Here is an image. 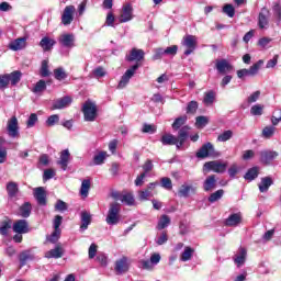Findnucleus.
Masks as SVG:
<instances>
[{
	"label": "nucleus",
	"mask_w": 281,
	"mask_h": 281,
	"mask_svg": "<svg viewBox=\"0 0 281 281\" xmlns=\"http://www.w3.org/2000/svg\"><path fill=\"white\" fill-rule=\"evenodd\" d=\"M257 178H258V167L250 168L245 175L246 181H254V179H257Z\"/></svg>",
	"instance_id": "40"
},
{
	"label": "nucleus",
	"mask_w": 281,
	"mask_h": 281,
	"mask_svg": "<svg viewBox=\"0 0 281 281\" xmlns=\"http://www.w3.org/2000/svg\"><path fill=\"white\" fill-rule=\"evenodd\" d=\"M161 187L165 188V190H172V180L170 178L165 177L160 180Z\"/></svg>",
	"instance_id": "61"
},
{
	"label": "nucleus",
	"mask_w": 281,
	"mask_h": 281,
	"mask_svg": "<svg viewBox=\"0 0 281 281\" xmlns=\"http://www.w3.org/2000/svg\"><path fill=\"white\" fill-rule=\"evenodd\" d=\"M89 190H91V181L86 179L81 182L80 195L87 199L89 196Z\"/></svg>",
	"instance_id": "35"
},
{
	"label": "nucleus",
	"mask_w": 281,
	"mask_h": 281,
	"mask_svg": "<svg viewBox=\"0 0 281 281\" xmlns=\"http://www.w3.org/2000/svg\"><path fill=\"white\" fill-rule=\"evenodd\" d=\"M13 232L15 234H29V232H30V224L26 222V220H18L13 224Z\"/></svg>",
	"instance_id": "14"
},
{
	"label": "nucleus",
	"mask_w": 281,
	"mask_h": 281,
	"mask_svg": "<svg viewBox=\"0 0 281 281\" xmlns=\"http://www.w3.org/2000/svg\"><path fill=\"white\" fill-rule=\"evenodd\" d=\"M145 53L143 49L139 48H132L130 56H127V60L130 63H133L136 60V63H139V60H144Z\"/></svg>",
	"instance_id": "23"
},
{
	"label": "nucleus",
	"mask_w": 281,
	"mask_h": 281,
	"mask_svg": "<svg viewBox=\"0 0 281 281\" xmlns=\"http://www.w3.org/2000/svg\"><path fill=\"white\" fill-rule=\"evenodd\" d=\"M210 120L206 116H198L195 119V126L196 128H204V126H207Z\"/></svg>",
	"instance_id": "48"
},
{
	"label": "nucleus",
	"mask_w": 281,
	"mask_h": 281,
	"mask_svg": "<svg viewBox=\"0 0 281 281\" xmlns=\"http://www.w3.org/2000/svg\"><path fill=\"white\" fill-rule=\"evenodd\" d=\"M214 155H216V150L212 143H205L195 154L198 159H206V157H214Z\"/></svg>",
	"instance_id": "8"
},
{
	"label": "nucleus",
	"mask_w": 281,
	"mask_h": 281,
	"mask_svg": "<svg viewBox=\"0 0 281 281\" xmlns=\"http://www.w3.org/2000/svg\"><path fill=\"white\" fill-rule=\"evenodd\" d=\"M177 52H179L178 45H172L167 48H165V56H177Z\"/></svg>",
	"instance_id": "56"
},
{
	"label": "nucleus",
	"mask_w": 281,
	"mask_h": 281,
	"mask_svg": "<svg viewBox=\"0 0 281 281\" xmlns=\"http://www.w3.org/2000/svg\"><path fill=\"white\" fill-rule=\"evenodd\" d=\"M186 122H188V116H180L176 119L175 122L172 123V128L175 131H178V128H181V126H183Z\"/></svg>",
	"instance_id": "47"
},
{
	"label": "nucleus",
	"mask_w": 281,
	"mask_h": 281,
	"mask_svg": "<svg viewBox=\"0 0 281 281\" xmlns=\"http://www.w3.org/2000/svg\"><path fill=\"white\" fill-rule=\"evenodd\" d=\"M58 122H60V116H58V114H53L47 119L46 124L47 126H54L58 124Z\"/></svg>",
	"instance_id": "60"
},
{
	"label": "nucleus",
	"mask_w": 281,
	"mask_h": 281,
	"mask_svg": "<svg viewBox=\"0 0 281 281\" xmlns=\"http://www.w3.org/2000/svg\"><path fill=\"white\" fill-rule=\"evenodd\" d=\"M224 194H225V191L223 189H220L209 196V202L216 203V201H221V199H223Z\"/></svg>",
	"instance_id": "38"
},
{
	"label": "nucleus",
	"mask_w": 281,
	"mask_h": 281,
	"mask_svg": "<svg viewBox=\"0 0 281 281\" xmlns=\"http://www.w3.org/2000/svg\"><path fill=\"white\" fill-rule=\"evenodd\" d=\"M135 15H133V5L124 4L122 7L121 13L119 15L120 23H128V21H133Z\"/></svg>",
	"instance_id": "10"
},
{
	"label": "nucleus",
	"mask_w": 281,
	"mask_h": 281,
	"mask_svg": "<svg viewBox=\"0 0 281 281\" xmlns=\"http://www.w3.org/2000/svg\"><path fill=\"white\" fill-rule=\"evenodd\" d=\"M74 14H76V7L67 5L61 14L63 25H71L74 23Z\"/></svg>",
	"instance_id": "11"
},
{
	"label": "nucleus",
	"mask_w": 281,
	"mask_h": 281,
	"mask_svg": "<svg viewBox=\"0 0 281 281\" xmlns=\"http://www.w3.org/2000/svg\"><path fill=\"white\" fill-rule=\"evenodd\" d=\"M47 89V83L45 80H40L36 82L35 87L32 89L33 93H43Z\"/></svg>",
	"instance_id": "44"
},
{
	"label": "nucleus",
	"mask_w": 281,
	"mask_h": 281,
	"mask_svg": "<svg viewBox=\"0 0 281 281\" xmlns=\"http://www.w3.org/2000/svg\"><path fill=\"white\" fill-rule=\"evenodd\" d=\"M83 115L86 122H94L95 117L98 115V108L95 106V103L91 101H86V103L82 106Z\"/></svg>",
	"instance_id": "3"
},
{
	"label": "nucleus",
	"mask_w": 281,
	"mask_h": 281,
	"mask_svg": "<svg viewBox=\"0 0 281 281\" xmlns=\"http://www.w3.org/2000/svg\"><path fill=\"white\" fill-rule=\"evenodd\" d=\"M273 14L277 16L279 21H281V4L276 2L274 5L272 7Z\"/></svg>",
	"instance_id": "64"
},
{
	"label": "nucleus",
	"mask_w": 281,
	"mask_h": 281,
	"mask_svg": "<svg viewBox=\"0 0 281 281\" xmlns=\"http://www.w3.org/2000/svg\"><path fill=\"white\" fill-rule=\"evenodd\" d=\"M71 102H72L71 97H64V98L57 99L53 104V109H58V110L67 109V106H69Z\"/></svg>",
	"instance_id": "24"
},
{
	"label": "nucleus",
	"mask_w": 281,
	"mask_h": 281,
	"mask_svg": "<svg viewBox=\"0 0 281 281\" xmlns=\"http://www.w3.org/2000/svg\"><path fill=\"white\" fill-rule=\"evenodd\" d=\"M204 169L217 172V175H223L227 170V162H222L220 160L207 161L204 164Z\"/></svg>",
	"instance_id": "5"
},
{
	"label": "nucleus",
	"mask_w": 281,
	"mask_h": 281,
	"mask_svg": "<svg viewBox=\"0 0 281 281\" xmlns=\"http://www.w3.org/2000/svg\"><path fill=\"white\" fill-rule=\"evenodd\" d=\"M27 45V38L25 37H19L9 44V49L12 52H21V49H25V46Z\"/></svg>",
	"instance_id": "15"
},
{
	"label": "nucleus",
	"mask_w": 281,
	"mask_h": 281,
	"mask_svg": "<svg viewBox=\"0 0 281 281\" xmlns=\"http://www.w3.org/2000/svg\"><path fill=\"white\" fill-rule=\"evenodd\" d=\"M130 267H131V262L128 261L127 257H122L115 262V271L117 276H122V273H126Z\"/></svg>",
	"instance_id": "13"
},
{
	"label": "nucleus",
	"mask_w": 281,
	"mask_h": 281,
	"mask_svg": "<svg viewBox=\"0 0 281 281\" xmlns=\"http://www.w3.org/2000/svg\"><path fill=\"white\" fill-rule=\"evenodd\" d=\"M40 74L42 78H47V76H49L50 72H49V65L47 60L42 61Z\"/></svg>",
	"instance_id": "51"
},
{
	"label": "nucleus",
	"mask_w": 281,
	"mask_h": 281,
	"mask_svg": "<svg viewBox=\"0 0 281 281\" xmlns=\"http://www.w3.org/2000/svg\"><path fill=\"white\" fill-rule=\"evenodd\" d=\"M265 65V60L259 59L256 64H254L249 69L250 76H257L258 71H260V68Z\"/></svg>",
	"instance_id": "39"
},
{
	"label": "nucleus",
	"mask_w": 281,
	"mask_h": 281,
	"mask_svg": "<svg viewBox=\"0 0 281 281\" xmlns=\"http://www.w3.org/2000/svg\"><path fill=\"white\" fill-rule=\"evenodd\" d=\"M216 69L220 74H227L232 71V65L226 59H221L216 61Z\"/></svg>",
	"instance_id": "29"
},
{
	"label": "nucleus",
	"mask_w": 281,
	"mask_h": 281,
	"mask_svg": "<svg viewBox=\"0 0 281 281\" xmlns=\"http://www.w3.org/2000/svg\"><path fill=\"white\" fill-rule=\"evenodd\" d=\"M216 98V94H214L213 91H209L204 94V100H203V103L206 105V106H212V104H214V100Z\"/></svg>",
	"instance_id": "41"
},
{
	"label": "nucleus",
	"mask_w": 281,
	"mask_h": 281,
	"mask_svg": "<svg viewBox=\"0 0 281 281\" xmlns=\"http://www.w3.org/2000/svg\"><path fill=\"white\" fill-rule=\"evenodd\" d=\"M7 192L10 199H16L19 196V184L16 182H9L7 184Z\"/></svg>",
	"instance_id": "28"
},
{
	"label": "nucleus",
	"mask_w": 281,
	"mask_h": 281,
	"mask_svg": "<svg viewBox=\"0 0 281 281\" xmlns=\"http://www.w3.org/2000/svg\"><path fill=\"white\" fill-rule=\"evenodd\" d=\"M60 234H61L60 229L54 228V232L52 233V235L49 237H47V240L53 244L58 243V239L60 238Z\"/></svg>",
	"instance_id": "55"
},
{
	"label": "nucleus",
	"mask_w": 281,
	"mask_h": 281,
	"mask_svg": "<svg viewBox=\"0 0 281 281\" xmlns=\"http://www.w3.org/2000/svg\"><path fill=\"white\" fill-rule=\"evenodd\" d=\"M166 56L165 49L164 48H156L154 49V55H153V60H161Z\"/></svg>",
	"instance_id": "58"
},
{
	"label": "nucleus",
	"mask_w": 281,
	"mask_h": 281,
	"mask_svg": "<svg viewBox=\"0 0 281 281\" xmlns=\"http://www.w3.org/2000/svg\"><path fill=\"white\" fill-rule=\"evenodd\" d=\"M56 45V40L50 37H43L40 42V47H42L43 52H50V49Z\"/></svg>",
	"instance_id": "25"
},
{
	"label": "nucleus",
	"mask_w": 281,
	"mask_h": 281,
	"mask_svg": "<svg viewBox=\"0 0 281 281\" xmlns=\"http://www.w3.org/2000/svg\"><path fill=\"white\" fill-rule=\"evenodd\" d=\"M58 43L59 45H63V47H68L69 49H71V47L76 46V36L71 33L61 34L58 37Z\"/></svg>",
	"instance_id": "12"
},
{
	"label": "nucleus",
	"mask_w": 281,
	"mask_h": 281,
	"mask_svg": "<svg viewBox=\"0 0 281 281\" xmlns=\"http://www.w3.org/2000/svg\"><path fill=\"white\" fill-rule=\"evenodd\" d=\"M54 76L56 80H65V78H67V72H65L64 68H56L54 70Z\"/></svg>",
	"instance_id": "54"
},
{
	"label": "nucleus",
	"mask_w": 281,
	"mask_h": 281,
	"mask_svg": "<svg viewBox=\"0 0 281 281\" xmlns=\"http://www.w3.org/2000/svg\"><path fill=\"white\" fill-rule=\"evenodd\" d=\"M234 137V132L227 130L217 136V142H229Z\"/></svg>",
	"instance_id": "42"
},
{
	"label": "nucleus",
	"mask_w": 281,
	"mask_h": 281,
	"mask_svg": "<svg viewBox=\"0 0 281 281\" xmlns=\"http://www.w3.org/2000/svg\"><path fill=\"white\" fill-rule=\"evenodd\" d=\"M168 225H170V217L168 215H161L157 225V229H166Z\"/></svg>",
	"instance_id": "43"
},
{
	"label": "nucleus",
	"mask_w": 281,
	"mask_h": 281,
	"mask_svg": "<svg viewBox=\"0 0 281 281\" xmlns=\"http://www.w3.org/2000/svg\"><path fill=\"white\" fill-rule=\"evenodd\" d=\"M139 69V64L132 66L130 69L125 71V74L121 77V80L117 85V89H125V87L131 82V78L135 76V71Z\"/></svg>",
	"instance_id": "6"
},
{
	"label": "nucleus",
	"mask_w": 281,
	"mask_h": 281,
	"mask_svg": "<svg viewBox=\"0 0 281 281\" xmlns=\"http://www.w3.org/2000/svg\"><path fill=\"white\" fill-rule=\"evenodd\" d=\"M33 257L27 251H23L20 254V267H25L27 265V260H32Z\"/></svg>",
	"instance_id": "50"
},
{
	"label": "nucleus",
	"mask_w": 281,
	"mask_h": 281,
	"mask_svg": "<svg viewBox=\"0 0 281 281\" xmlns=\"http://www.w3.org/2000/svg\"><path fill=\"white\" fill-rule=\"evenodd\" d=\"M160 142L162 146H175V144H177V136L172 134H165L161 136Z\"/></svg>",
	"instance_id": "33"
},
{
	"label": "nucleus",
	"mask_w": 281,
	"mask_h": 281,
	"mask_svg": "<svg viewBox=\"0 0 281 281\" xmlns=\"http://www.w3.org/2000/svg\"><path fill=\"white\" fill-rule=\"evenodd\" d=\"M22 76L23 72L20 70H15L11 74L0 75V89H8L9 85H11V87H16V85L21 82Z\"/></svg>",
	"instance_id": "1"
},
{
	"label": "nucleus",
	"mask_w": 281,
	"mask_h": 281,
	"mask_svg": "<svg viewBox=\"0 0 281 281\" xmlns=\"http://www.w3.org/2000/svg\"><path fill=\"white\" fill-rule=\"evenodd\" d=\"M214 188H216V176L211 175L204 180L203 190L204 192H212Z\"/></svg>",
	"instance_id": "26"
},
{
	"label": "nucleus",
	"mask_w": 281,
	"mask_h": 281,
	"mask_svg": "<svg viewBox=\"0 0 281 281\" xmlns=\"http://www.w3.org/2000/svg\"><path fill=\"white\" fill-rule=\"evenodd\" d=\"M278 151L273 150H262L260 151V161L262 164L269 165L270 162L273 161L278 157Z\"/></svg>",
	"instance_id": "17"
},
{
	"label": "nucleus",
	"mask_w": 281,
	"mask_h": 281,
	"mask_svg": "<svg viewBox=\"0 0 281 281\" xmlns=\"http://www.w3.org/2000/svg\"><path fill=\"white\" fill-rule=\"evenodd\" d=\"M98 254V246L95 244H91L88 249V257L90 260H93L95 258V255Z\"/></svg>",
	"instance_id": "62"
},
{
	"label": "nucleus",
	"mask_w": 281,
	"mask_h": 281,
	"mask_svg": "<svg viewBox=\"0 0 281 281\" xmlns=\"http://www.w3.org/2000/svg\"><path fill=\"white\" fill-rule=\"evenodd\" d=\"M12 228V224L9 221H3L0 224V234L2 236H8V232Z\"/></svg>",
	"instance_id": "46"
},
{
	"label": "nucleus",
	"mask_w": 281,
	"mask_h": 281,
	"mask_svg": "<svg viewBox=\"0 0 281 281\" xmlns=\"http://www.w3.org/2000/svg\"><path fill=\"white\" fill-rule=\"evenodd\" d=\"M157 188V182H151L148 184L147 189L138 192L139 201H148L153 196V190Z\"/></svg>",
	"instance_id": "18"
},
{
	"label": "nucleus",
	"mask_w": 281,
	"mask_h": 281,
	"mask_svg": "<svg viewBox=\"0 0 281 281\" xmlns=\"http://www.w3.org/2000/svg\"><path fill=\"white\" fill-rule=\"evenodd\" d=\"M273 186V180L270 177L261 178V182L258 184L260 192H268L269 188Z\"/></svg>",
	"instance_id": "31"
},
{
	"label": "nucleus",
	"mask_w": 281,
	"mask_h": 281,
	"mask_svg": "<svg viewBox=\"0 0 281 281\" xmlns=\"http://www.w3.org/2000/svg\"><path fill=\"white\" fill-rule=\"evenodd\" d=\"M268 13H269V11L267 9H262L259 14V27L261 30H265V26L269 25V19H267Z\"/></svg>",
	"instance_id": "37"
},
{
	"label": "nucleus",
	"mask_w": 281,
	"mask_h": 281,
	"mask_svg": "<svg viewBox=\"0 0 281 281\" xmlns=\"http://www.w3.org/2000/svg\"><path fill=\"white\" fill-rule=\"evenodd\" d=\"M120 203L113 202L110 204L105 222L108 225H117L120 223Z\"/></svg>",
	"instance_id": "2"
},
{
	"label": "nucleus",
	"mask_w": 281,
	"mask_h": 281,
	"mask_svg": "<svg viewBox=\"0 0 281 281\" xmlns=\"http://www.w3.org/2000/svg\"><path fill=\"white\" fill-rule=\"evenodd\" d=\"M233 260L238 268L243 267V265H245L247 261V249L239 248Z\"/></svg>",
	"instance_id": "19"
},
{
	"label": "nucleus",
	"mask_w": 281,
	"mask_h": 281,
	"mask_svg": "<svg viewBox=\"0 0 281 281\" xmlns=\"http://www.w3.org/2000/svg\"><path fill=\"white\" fill-rule=\"evenodd\" d=\"M188 131H190L188 126L180 128L177 139H180L181 142H186L188 139Z\"/></svg>",
	"instance_id": "57"
},
{
	"label": "nucleus",
	"mask_w": 281,
	"mask_h": 281,
	"mask_svg": "<svg viewBox=\"0 0 281 281\" xmlns=\"http://www.w3.org/2000/svg\"><path fill=\"white\" fill-rule=\"evenodd\" d=\"M183 47H187L184 50V56H190L196 49L198 38L194 35H186L182 40Z\"/></svg>",
	"instance_id": "7"
},
{
	"label": "nucleus",
	"mask_w": 281,
	"mask_h": 281,
	"mask_svg": "<svg viewBox=\"0 0 281 281\" xmlns=\"http://www.w3.org/2000/svg\"><path fill=\"white\" fill-rule=\"evenodd\" d=\"M89 225H91V214L87 211H82L80 229L85 232V229L89 228Z\"/></svg>",
	"instance_id": "30"
},
{
	"label": "nucleus",
	"mask_w": 281,
	"mask_h": 281,
	"mask_svg": "<svg viewBox=\"0 0 281 281\" xmlns=\"http://www.w3.org/2000/svg\"><path fill=\"white\" fill-rule=\"evenodd\" d=\"M190 192L194 193L196 192V188H194L192 184H182L178 191L179 196H183L184 199H188L190 196Z\"/></svg>",
	"instance_id": "27"
},
{
	"label": "nucleus",
	"mask_w": 281,
	"mask_h": 281,
	"mask_svg": "<svg viewBox=\"0 0 281 281\" xmlns=\"http://www.w3.org/2000/svg\"><path fill=\"white\" fill-rule=\"evenodd\" d=\"M64 255H65V249H63V246L58 244L54 249H50L45 252V258L58 259V258H63Z\"/></svg>",
	"instance_id": "20"
},
{
	"label": "nucleus",
	"mask_w": 281,
	"mask_h": 281,
	"mask_svg": "<svg viewBox=\"0 0 281 281\" xmlns=\"http://www.w3.org/2000/svg\"><path fill=\"white\" fill-rule=\"evenodd\" d=\"M121 203H125V205H135V198L131 193L123 194Z\"/></svg>",
	"instance_id": "52"
},
{
	"label": "nucleus",
	"mask_w": 281,
	"mask_h": 281,
	"mask_svg": "<svg viewBox=\"0 0 281 281\" xmlns=\"http://www.w3.org/2000/svg\"><path fill=\"white\" fill-rule=\"evenodd\" d=\"M19 214L22 218H30V214H32V204L30 202L22 204L20 206Z\"/></svg>",
	"instance_id": "32"
},
{
	"label": "nucleus",
	"mask_w": 281,
	"mask_h": 281,
	"mask_svg": "<svg viewBox=\"0 0 281 281\" xmlns=\"http://www.w3.org/2000/svg\"><path fill=\"white\" fill-rule=\"evenodd\" d=\"M193 255H194V248L187 246L184 247V250L180 256V260L182 262H188V260H192Z\"/></svg>",
	"instance_id": "34"
},
{
	"label": "nucleus",
	"mask_w": 281,
	"mask_h": 281,
	"mask_svg": "<svg viewBox=\"0 0 281 281\" xmlns=\"http://www.w3.org/2000/svg\"><path fill=\"white\" fill-rule=\"evenodd\" d=\"M241 222L243 215L240 213H234L228 216V218L225 222V225H227V227H236L240 225Z\"/></svg>",
	"instance_id": "21"
},
{
	"label": "nucleus",
	"mask_w": 281,
	"mask_h": 281,
	"mask_svg": "<svg viewBox=\"0 0 281 281\" xmlns=\"http://www.w3.org/2000/svg\"><path fill=\"white\" fill-rule=\"evenodd\" d=\"M34 198L36 199L38 205H47V193L43 187H37L34 189Z\"/></svg>",
	"instance_id": "16"
},
{
	"label": "nucleus",
	"mask_w": 281,
	"mask_h": 281,
	"mask_svg": "<svg viewBox=\"0 0 281 281\" xmlns=\"http://www.w3.org/2000/svg\"><path fill=\"white\" fill-rule=\"evenodd\" d=\"M71 154H69V149H64L60 153L59 160L57 161L58 166H60L61 170H67V166H69V158Z\"/></svg>",
	"instance_id": "22"
},
{
	"label": "nucleus",
	"mask_w": 281,
	"mask_h": 281,
	"mask_svg": "<svg viewBox=\"0 0 281 281\" xmlns=\"http://www.w3.org/2000/svg\"><path fill=\"white\" fill-rule=\"evenodd\" d=\"M196 109H199V102L196 101H191L189 102L188 106H187V113H196Z\"/></svg>",
	"instance_id": "63"
},
{
	"label": "nucleus",
	"mask_w": 281,
	"mask_h": 281,
	"mask_svg": "<svg viewBox=\"0 0 281 281\" xmlns=\"http://www.w3.org/2000/svg\"><path fill=\"white\" fill-rule=\"evenodd\" d=\"M161 261V255L155 252L150 256L149 260L143 259L139 261V269H145V271H153L155 266L159 265Z\"/></svg>",
	"instance_id": "4"
},
{
	"label": "nucleus",
	"mask_w": 281,
	"mask_h": 281,
	"mask_svg": "<svg viewBox=\"0 0 281 281\" xmlns=\"http://www.w3.org/2000/svg\"><path fill=\"white\" fill-rule=\"evenodd\" d=\"M104 159H106V151H100L93 158L94 165L102 166V164H104Z\"/></svg>",
	"instance_id": "49"
},
{
	"label": "nucleus",
	"mask_w": 281,
	"mask_h": 281,
	"mask_svg": "<svg viewBox=\"0 0 281 281\" xmlns=\"http://www.w3.org/2000/svg\"><path fill=\"white\" fill-rule=\"evenodd\" d=\"M256 157V151L254 149H247L243 153L241 159L244 161H249V159H254Z\"/></svg>",
	"instance_id": "59"
},
{
	"label": "nucleus",
	"mask_w": 281,
	"mask_h": 281,
	"mask_svg": "<svg viewBox=\"0 0 281 281\" xmlns=\"http://www.w3.org/2000/svg\"><path fill=\"white\" fill-rule=\"evenodd\" d=\"M274 135H276V126H273V125L263 127V130L261 132V136L265 139H271V137H273Z\"/></svg>",
	"instance_id": "36"
},
{
	"label": "nucleus",
	"mask_w": 281,
	"mask_h": 281,
	"mask_svg": "<svg viewBox=\"0 0 281 281\" xmlns=\"http://www.w3.org/2000/svg\"><path fill=\"white\" fill-rule=\"evenodd\" d=\"M7 133L9 137H12L13 139L19 137V119L16 116H12L7 122Z\"/></svg>",
	"instance_id": "9"
},
{
	"label": "nucleus",
	"mask_w": 281,
	"mask_h": 281,
	"mask_svg": "<svg viewBox=\"0 0 281 281\" xmlns=\"http://www.w3.org/2000/svg\"><path fill=\"white\" fill-rule=\"evenodd\" d=\"M263 111H265V105L262 104H255L250 109V113L252 115H262Z\"/></svg>",
	"instance_id": "53"
},
{
	"label": "nucleus",
	"mask_w": 281,
	"mask_h": 281,
	"mask_svg": "<svg viewBox=\"0 0 281 281\" xmlns=\"http://www.w3.org/2000/svg\"><path fill=\"white\" fill-rule=\"evenodd\" d=\"M222 12L229 16V19H234L236 14V9H234V5L232 4H225L222 9Z\"/></svg>",
	"instance_id": "45"
}]
</instances>
